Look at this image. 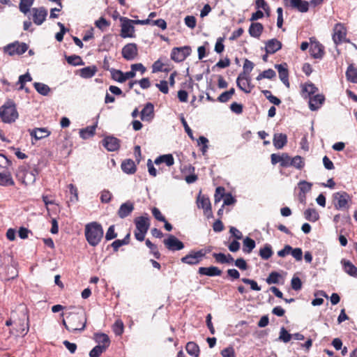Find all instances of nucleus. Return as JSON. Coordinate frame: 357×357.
Here are the masks:
<instances>
[{
    "mask_svg": "<svg viewBox=\"0 0 357 357\" xmlns=\"http://www.w3.org/2000/svg\"><path fill=\"white\" fill-rule=\"evenodd\" d=\"M73 310L66 314V320L63 319L62 324L69 332L82 331L86 328L87 315L82 308L70 307Z\"/></svg>",
    "mask_w": 357,
    "mask_h": 357,
    "instance_id": "obj_1",
    "label": "nucleus"
},
{
    "mask_svg": "<svg viewBox=\"0 0 357 357\" xmlns=\"http://www.w3.org/2000/svg\"><path fill=\"white\" fill-rule=\"evenodd\" d=\"M86 241L91 246H96L103 236V229L100 224L94 222L86 225L85 228Z\"/></svg>",
    "mask_w": 357,
    "mask_h": 357,
    "instance_id": "obj_2",
    "label": "nucleus"
},
{
    "mask_svg": "<svg viewBox=\"0 0 357 357\" xmlns=\"http://www.w3.org/2000/svg\"><path fill=\"white\" fill-rule=\"evenodd\" d=\"M18 116L19 114L16 105L13 100H7L5 103L0 107V118L3 123H13L18 119Z\"/></svg>",
    "mask_w": 357,
    "mask_h": 357,
    "instance_id": "obj_3",
    "label": "nucleus"
},
{
    "mask_svg": "<svg viewBox=\"0 0 357 357\" xmlns=\"http://www.w3.org/2000/svg\"><path fill=\"white\" fill-rule=\"evenodd\" d=\"M56 150L63 157H68L71 151L73 142L70 137L65 132H61L56 139Z\"/></svg>",
    "mask_w": 357,
    "mask_h": 357,
    "instance_id": "obj_4",
    "label": "nucleus"
},
{
    "mask_svg": "<svg viewBox=\"0 0 357 357\" xmlns=\"http://www.w3.org/2000/svg\"><path fill=\"white\" fill-rule=\"evenodd\" d=\"M134 222L136 227L135 237L137 241H143L150 227V220L146 216H139L135 218Z\"/></svg>",
    "mask_w": 357,
    "mask_h": 357,
    "instance_id": "obj_5",
    "label": "nucleus"
},
{
    "mask_svg": "<svg viewBox=\"0 0 357 357\" xmlns=\"http://www.w3.org/2000/svg\"><path fill=\"white\" fill-rule=\"evenodd\" d=\"M38 174L36 169L28 171L24 166H20L16 171L15 176L20 182L27 186L35 183Z\"/></svg>",
    "mask_w": 357,
    "mask_h": 357,
    "instance_id": "obj_6",
    "label": "nucleus"
},
{
    "mask_svg": "<svg viewBox=\"0 0 357 357\" xmlns=\"http://www.w3.org/2000/svg\"><path fill=\"white\" fill-rule=\"evenodd\" d=\"M351 202V196L344 191L337 192L333 195V203L337 210H348Z\"/></svg>",
    "mask_w": 357,
    "mask_h": 357,
    "instance_id": "obj_7",
    "label": "nucleus"
},
{
    "mask_svg": "<svg viewBox=\"0 0 357 357\" xmlns=\"http://www.w3.org/2000/svg\"><path fill=\"white\" fill-rule=\"evenodd\" d=\"M347 29L343 24L337 23L333 28V40L336 45L342 43H349V40L346 39Z\"/></svg>",
    "mask_w": 357,
    "mask_h": 357,
    "instance_id": "obj_8",
    "label": "nucleus"
},
{
    "mask_svg": "<svg viewBox=\"0 0 357 357\" xmlns=\"http://www.w3.org/2000/svg\"><path fill=\"white\" fill-rule=\"evenodd\" d=\"M121 29L120 36L123 38H135V26L132 20L127 17H121Z\"/></svg>",
    "mask_w": 357,
    "mask_h": 357,
    "instance_id": "obj_9",
    "label": "nucleus"
},
{
    "mask_svg": "<svg viewBox=\"0 0 357 357\" xmlns=\"http://www.w3.org/2000/svg\"><path fill=\"white\" fill-rule=\"evenodd\" d=\"M190 54L191 47L190 46L186 45L180 47H174L171 52V59L175 62H181Z\"/></svg>",
    "mask_w": 357,
    "mask_h": 357,
    "instance_id": "obj_10",
    "label": "nucleus"
},
{
    "mask_svg": "<svg viewBox=\"0 0 357 357\" xmlns=\"http://www.w3.org/2000/svg\"><path fill=\"white\" fill-rule=\"evenodd\" d=\"M204 257V252L191 250L188 255L183 257L181 261L183 264L190 266L199 264Z\"/></svg>",
    "mask_w": 357,
    "mask_h": 357,
    "instance_id": "obj_11",
    "label": "nucleus"
},
{
    "mask_svg": "<svg viewBox=\"0 0 357 357\" xmlns=\"http://www.w3.org/2000/svg\"><path fill=\"white\" fill-rule=\"evenodd\" d=\"M27 50L28 45L26 43H20L19 42L10 43L3 47L4 52L10 56L15 54L21 55L26 52Z\"/></svg>",
    "mask_w": 357,
    "mask_h": 357,
    "instance_id": "obj_12",
    "label": "nucleus"
},
{
    "mask_svg": "<svg viewBox=\"0 0 357 357\" xmlns=\"http://www.w3.org/2000/svg\"><path fill=\"white\" fill-rule=\"evenodd\" d=\"M271 161L273 165L280 163V166L283 168L291 167V157L287 153H282V154L272 153Z\"/></svg>",
    "mask_w": 357,
    "mask_h": 357,
    "instance_id": "obj_13",
    "label": "nucleus"
},
{
    "mask_svg": "<svg viewBox=\"0 0 357 357\" xmlns=\"http://www.w3.org/2000/svg\"><path fill=\"white\" fill-rule=\"evenodd\" d=\"M163 243L167 249L170 251H178L184 248L183 243L174 235H169L164 239Z\"/></svg>",
    "mask_w": 357,
    "mask_h": 357,
    "instance_id": "obj_14",
    "label": "nucleus"
},
{
    "mask_svg": "<svg viewBox=\"0 0 357 357\" xmlns=\"http://www.w3.org/2000/svg\"><path fill=\"white\" fill-rule=\"evenodd\" d=\"M122 56L127 61L134 60L138 55V49L135 43L126 45L121 50Z\"/></svg>",
    "mask_w": 357,
    "mask_h": 357,
    "instance_id": "obj_15",
    "label": "nucleus"
},
{
    "mask_svg": "<svg viewBox=\"0 0 357 357\" xmlns=\"http://www.w3.org/2000/svg\"><path fill=\"white\" fill-rule=\"evenodd\" d=\"M237 86L243 92L250 93L254 86L251 84L250 78L244 74H239L236 79Z\"/></svg>",
    "mask_w": 357,
    "mask_h": 357,
    "instance_id": "obj_16",
    "label": "nucleus"
},
{
    "mask_svg": "<svg viewBox=\"0 0 357 357\" xmlns=\"http://www.w3.org/2000/svg\"><path fill=\"white\" fill-rule=\"evenodd\" d=\"M33 21L36 25L42 24L46 19L47 11L44 7L33 8Z\"/></svg>",
    "mask_w": 357,
    "mask_h": 357,
    "instance_id": "obj_17",
    "label": "nucleus"
},
{
    "mask_svg": "<svg viewBox=\"0 0 357 357\" xmlns=\"http://www.w3.org/2000/svg\"><path fill=\"white\" fill-rule=\"evenodd\" d=\"M102 146L109 151H115L120 147V140L116 137L109 136L102 140Z\"/></svg>",
    "mask_w": 357,
    "mask_h": 357,
    "instance_id": "obj_18",
    "label": "nucleus"
},
{
    "mask_svg": "<svg viewBox=\"0 0 357 357\" xmlns=\"http://www.w3.org/2000/svg\"><path fill=\"white\" fill-rule=\"evenodd\" d=\"M310 53L313 58L321 59L325 54L324 47L319 42H311Z\"/></svg>",
    "mask_w": 357,
    "mask_h": 357,
    "instance_id": "obj_19",
    "label": "nucleus"
},
{
    "mask_svg": "<svg viewBox=\"0 0 357 357\" xmlns=\"http://www.w3.org/2000/svg\"><path fill=\"white\" fill-rule=\"evenodd\" d=\"M275 68L278 71L279 77L282 83L287 86L289 87V71L287 68V63H284L282 64H277L275 65Z\"/></svg>",
    "mask_w": 357,
    "mask_h": 357,
    "instance_id": "obj_20",
    "label": "nucleus"
},
{
    "mask_svg": "<svg viewBox=\"0 0 357 357\" xmlns=\"http://www.w3.org/2000/svg\"><path fill=\"white\" fill-rule=\"evenodd\" d=\"M134 208V203L130 201H128L120 206L117 211V214L119 218L123 219L130 215Z\"/></svg>",
    "mask_w": 357,
    "mask_h": 357,
    "instance_id": "obj_21",
    "label": "nucleus"
},
{
    "mask_svg": "<svg viewBox=\"0 0 357 357\" xmlns=\"http://www.w3.org/2000/svg\"><path fill=\"white\" fill-rule=\"evenodd\" d=\"M325 101V97L322 94H317L310 97L309 108L312 111L319 109Z\"/></svg>",
    "mask_w": 357,
    "mask_h": 357,
    "instance_id": "obj_22",
    "label": "nucleus"
},
{
    "mask_svg": "<svg viewBox=\"0 0 357 357\" xmlns=\"http://www.w3.org/2000/svg\"><path fill=\"white\" fill-rule=\"evenodd\" d=\"M93 339L103 349H107L110 345V339L109 336L103 333H96L93 335Z\"/></svg>",
    "mask_w": 357,
    "mask_h": 357,
    "instance_id": "obj_23",
    "label": "nucleus"
},
{
    "mask_svg": "<svg viewBox=\"0 0 357 357\" xmlns=\"http://www.w3.org/2000/svg\"><path fill=\"white\" fill-rule=\"evenodd\" d=\"M198 273L201 275H207L210 277L220 276L222 271L216 266L199 267Z\"/></svg>",
    "mask_w": 357,
    "mask_h": 357,
    "instance_id": "obj_24",
    "label": "nucleus"
},
{
    "mask_svg": "<svg viewBox=\"0 0 357 357\" xmlns=\"http://www.w3.org/2000/svg\"><path fill=\"white\" fill-rule=\"evenodd\" d=\"M15 331L17 335L24 336L27 334L29 330V317L26 318V321L25 320H19L18 322L15 321Z\"/></svg>",
    "mask_w": 357,
    "mask_h": 357,
    "instance_id": "obj_25",
    "label": "nucleus"
},
{
    "mask_svg": "<svg viewBox=\"0 0 357 357\" xmlns=\"http://www.w3.org/2000/svg\"><path fill=\"white\" fill-rule=\"evenodd\" d=\"M282 48V43L275 38L266 43L265 50L267 54H274Z\"/></svg>",
    "mask_w": 357,
    "mask_h": 357,
    "instance_id": "obj_26",
    "label": "nucleus"
},
{
    "mask_svg": "<svg viewBox=\"0 0 357 357\" xmlns=\"http://www.w3.org/2000/svg\"><path fill=\"white\" fill-rule=\"evenodd\" d=\"M154 117V106L151 102H147L141 112L142 121H151Z\"/></svg>",
    "mask_w": 357,
    "mask_h": 357,
    "instance_id": "obj_27",
    "label": "nucleus"
},
{
    "mask_svg": "<svg viewBox=\"0 0 357 357\" xmlns=\"http://www.w3.org/2000/svg\"><path fill=\"white\" fill-rule=\"evenodd\" d=\"M287 143V136L283 133H276L273 135V144L276 149H282Z\"/></svg>",
    "mask_w": 357,
    "mask_h": 357,
    "instance_id": "obj_28",
    "label": "nucleus"
},
{
    "mask_svg": "<svg viewBox=\"0 0 357 357\" xmlns=\"http://www.w3.org/2000/svg\"><path fill=\"white\" fill-rule=\"evenodd\" d=\"M14 185L15 181L12 178L10 170L0 172V185L8 187Z\"/></svg>",
    "mask_w": 357,
    "mask_h": 357,
    "instance_id": "obj_29",
    "label": "nucleus"
},
{
    "mask_svg": "<svg viewBox=\"0 0 357 357\" xmlns=\"http://www.w3.org/2000/svg\"><path fill=\"white\" fill-rule=\"evenodd\" d=\"M264 31V26L259 22H252L249 27V34L256 38H259Z\"/></svg>",
    "mask_w": 357,
    "mask_h": 357,
    "instance_id": "obj_30",
    "label": "nucleus"
},
{
    "mask_svg": "<svg viewBox=\"0 0 357 357\" xmlns=\"http://www.w3.org/2000/svg\"><path fill=\"white\" fill-rule=\"evenodd\" d=\"M290 6L301 13H306L309 10V3L303 0H290Z\"/></svg>",
    "mask_w": 357,
    "mask_h": 357,
    "instance_id": "obj_31",
    "label": "nucleus"
},
{
    "mask_svg": "<svg viewBox=\"0 0 357 357\" xmlns=\"http://www.w3.org/2000/svg\"><path fill=\"white\" fill-rule=\"evenodd\" d=\"M317 91V87L312 82L305 83L302 85L301 94L303 98H307L314 95Z\"/></svg>",
    "mask_w": 357,
    "mask_h": 357,
    "instance_id": "obj_32",
    "label": "nucleus"
},
{
    "mask_svg": "<svg viewBox=\"0 0 357 357\" xmlns=\"http://www.w3.org/2000/svg\"><path fill=\"white\" fill-rule=\"evenodd\" d=\"M121 169L124 173L128 174H133L137 170L135 163L131 159L125 160L121 163Z\"/></svg>",
    "mask_w": 357,
    "mask_h": 357,
    "instance_id": "obj_33",
    "label": "nucleus"
},
{
    "mask_svg": "<svg viewBox=\"0 0 357 357\" xmlns=\"http://www.w3.org/2000/svg\"><path fill=\"white\" fill-rule=\"evenodd\" d=\"M344 271L349 275L357 278V267L350 261L342 259L341 261Z\"/></svg>",
    "mask_w": 357,
    "mask_h": 357,
    "instance_id": "obj_34",
    "label": "nucleus"
},
{
    "mask_svg": "<svg viewBox=\"0 0 357 357\" xmlns=\"http://www.w3.org/2000/svg\"><path fill=\"white\" fill-rule=\"evenodd\" d=\"M345 75L348 82L357 84V68L354 64L349 65Z\"/></svg>",
    "mask_w": 357,
    "mask_h": 357,
    "instance_id": "obj_35",
    "label": "nucleus"
},
{
    "mask_svg": "<svg viewBox=\"0 0 357 357\" xmlns=\"http://www.w3.org/2000/svg\"><path fill=\"white\" fill-rule=\"evenodd\" d=\"M50 135V131L45 128H35L30 132V135L32 137H34L36 140L48 137Z\"/></svg>",
    "mask_w": 357,
    "mask_h": 357,
    "instance_id": "obj_36",
    "label": "nucleus"
},
{
    "mask_svg": "<svg viewBox=\"0 0 357 357\" xmlns=\"http://www.w3.org/2000/svg\"><path fill=\"white\" fill-rule=\"evenodd\" d=\"M154 162L157 165L161 163H165L167 166L171 167L174 164V159L172 154H165L158 157Z\"/></svg>",
    "mask_w": 357,
    "mask_h": 357,
    "instance_id": "obj_37",
    "label": "nucleus"
},
{
    "mask_svg": "<svg viewBox=\"0 0 357 357\" xmlns=\"http://www.w3.org/2000/svg\"><path fill=\"white\" fill-rule=\"evenodd\" d=\"M197 206L199 208L204 209H206V211H209L211 213V202L208 197L205 195H199L197 201Z\"/></svg>",
    "mask_w": 357,
    "mask_h": 357,
    "instance_id": "obj_38",
    "label": "nucleus"
},
{
    "mask_svg": "<svg viewBox=\"0 0 357 357\" xmlns=\"http://www.w3.org/2000/svg\"><path fill=\"white\" fill-rule=\"evenodd\" d=\"M273 254L272 247L270 244H265L263 248L259 250V255L264 260H268Z\"/></svg>",
    "mask_w": 357,
    "mask_h": 357,
    "instance_id": "obj_39",
    "label": "nucleus"
},
{
    "mask_svg": "<svg viewBox=\"0 0 357 357\" xmlns=\"http://www.w3.org/2000/svg\"><path fill=\"white\" fill-rule=\"evenodd\" d=\"M255 241L250 237H246L243 242V251L249 254L255 248Z\"/></svg>",
    "mask_w": 357,
    "mask_h": 357,
    "instance_id": "obj_40",
    "label": "nucleus"
},
{
    "mask_svg": "<svg viewBox=\"0 0 357 357\" xmlns=\"http://www.w3.org/2000/svg\"><path fill=\"white\" fill-rule=\"evenodd\" d=\"M188 354L190 356L198 357L199 354V346L194 342H189L185 346Z\"/></svg>",
    "mask_w": 357,
    "mask_h": 357,
    "instance_id": "obj_41",
    "label": "nucleus"
},
{
    "mask_svg": "<svg viewBox=\"0 0 357 357\" xmlns=\"http://www.w3.org/2000/svg\"><path fill=\"white\" fill-rule=\"evenodd\" d=\"M97 72V68L95 66H87L80 70V76L83 78H91L93 77Z\"/></svg>",
    "mask_w": 357,
    "mask_h": 357,
    "instance_id": "obj_42",
    "label": "nucleus"
},
{
    "mask_svg": "<svg viewBox=\"0 0 357 357\" xmlns=\"http://www.w3.org/2000/svg\"><path fill=\"white\" fill-rule=\"evenodd\" d=\"M305 218L310 222H316L319 218L318 212L314 208H307L304 211Z\"/></svg>",
    "mask_w": 357,
    "mask_h": 357,
    "instance_id": "obj_43",
    "label": "nucleus"
},
{
    "mask_svg": "<svg viewBox=\"0 0 357 357\" xmlns=\"http://www.w3.org/2000/svg\"><path fill=\"white\" fill-rule=\"evenodd\" d=\"M96 125L87 126L79 131V135L82 139H87L94 135Z\"/></svg>",
    "mask_w": 357,
    "mask_h": 357,
    "instance_id": "obj_44",
    "label": "nucleus"
},
{
    "mask_svg": "<svg viewBox=\"0 0 357 357\" xmlns=\"http://www.w3.org/2000/svg\"><path fill=\"white\" fill-rule=\"evenodd\" d=\"M305 166V161L303 158L300 155H296L293 158L291 157V167H294L297 169H302Z\"/></svg>",
    "mask_w": 357,
    "mask_h": 357,
    "instance_id": "obj_45",
    "label": "nucleus"
},
{
    "mask_svg": "<svg viewBox=\"0 0 357 357\" xmlns=\"http://www.w3.org/2000/svg\"><path fill=\"white\" fill-rule=\"evenodd\" d=\"M34 0H20L19 9L24 13L27 14L30 11V8L33 3Z\"/></svg>",
    "mask_w": 357,
    "mask_h": 357,
    "instance_id": "obj_46",
    "label": "nucleus"
},
{
    "mask_svg": "<svg viewBox=\"0 0 357 357\" xmlns=\"http://www.w3.org/2000/svg\"><path fill=\"white\" fill-rule=\"evenodd\" d=\"M281 278H282V275L280 273H279L276 271H273L268 275V276L266 279V282L268 284H279L280 280Z\"/></svg>",
    "mask_w": 357,
    "mask_h": 357,
    "instance_id": "obj_47",
    "label": "nucleus"
},
{
    "mask_svg": "<svg viewBox=\"0 0 357 357\" xmlns=\"http://www.w3.org/2000/svg\"><path fill=\"white\" fill-rule=\"evenodd\" d=\"M33 86L37 92L43 96H47L50 91V87L45 84L35 82Z\"/></svg>",
    "mask_w": 357,
    "mask_h": 357,
    "instance_id": "obj_48",
    "label": "nucleus"
},
{
    "mask_svg": "<svg viewBox=\"0 0 357 357\" xmlns=\"http://www.w3.org/2000/svg\"><path fill=\"white\" fill-rule=\"evenodd\" d=\"M66 59L68 64L72 66H82L84 65V62L82 59L77 55H71L66 56Z\"/></svg>",
    "mask_w": 357,
    "mask_h": 357,
    "instance_id": "obj_49",
    "label": "nucleus"
},
{
    "mask_svg": "<svg viewBox=\"0 0 357 357\" xmlns=\"http://www.w3.org/2000/svg\"><path fill=\"white\" fill-rule=\"evenodd\" d=\"M11 162L3 154H0V172L8 171Z\"/></svg>",
    "mask_w": 357,
    "mask_h": 357,
    "instance_id": "obj_50",
    "label": "nucleus"
},
{
    "mask_svg": "<svg viewBox=\"0 0 357 357\" xmlns=\"http://www.w3.org/2000/svg\"><path fill=\"white\" fill-rule=\"evenodd\" d=\"M275 76H276L275 72L273 69L269 68L268 70L263 71L261 73H260L257 77L256 79L257 80H261L264 78H267V79H271L274 78Z\"/></svg>",
    "mask_w": 357,
    "mask_h": 357,
    "instance_id": "obj_51",
    "label": "nucleus"
},
{
    "mask_svg": "<svg viewBox=\"0 0 357 357\" xmlns=\"http://www.w3.org/2000/svg\"><path fill=\"white\" fill-rule=\"evenodd\" d=\"M225 188L222 186L216 188L215 192L214 195L215 204L221 201V199L225 196Z\"/></svg>",
    "mask_w": 357,
    "mask_h": 357,
    "instance_id": "obj_52",
    "label": "nucleus"
},
{
    "mask_svg": "<svg viewBox=\"0 0 357 357\" xmlns=\"http://www.w3.org/2000/svg\"><path fill=\"white\" fill-rule=\"evenodd\" d=\"M32 77L29 73H26L24 75H22L19 77L18 79V84H20V86L19 88L20 90H22L24 89V84L26 82H31Z\"/></svg>",
    "mask_w": 357,
    "mask_h": 357,
    "instance_id": "obj_53",
    "label": "nucleus"
},
{
    "mask_svg": "<svg viewBox=\"0 0 357 357\" xmlns=\"http://www.w3.org/2000/svg\"><path fill=\"white\" fill-rule=\"evenodd\" d=\"M255 64L251 61L248 60V59H245L243 63V71L241 74H244L245 75H249L250 72L254 68Z\"/></svg>",
    "mask_w": 357,
    "mask_h": 357,
    "instance_id": "obj_54",
    "label": "nucleus"
},
{
    "mask_svg": "<svg viewBox=\"0 0 357 357\" xmlns=\"http://www.w3.org/2000/svg\"><path fill=\"white\" fill-rule=\"evenodd\" d=\"M112 77L115 81H117L119 82H125V77H124V73L119 70H113L112 72Z\"/></svg>",
    "mask_w": 357,
    "mask_h": 357,
    "instance_id": "obj_55",
    "label": "nucleus"
},
{
    "mask_svg": "<svg viewBox=\"0 0 357 357\" xmlns=\"http://www.w3.org/2000/svg\"><path fill=\"white\" fill-rule=\"evenodd\" d=\"M124 326L121 320H117L113 325V331L116 335H121L123 333Z\"/></svg>",
    "mask_w": 357,
    "mask_h": 357,
    "instance_id": "obj_56",
    "label": "nucleus"
},
{
    "mask_svg": "<svg viewBox=\"0 0 357 357\" xmlns=\"http://www.w3.org/2000/svg\"><path fill=\"white\" fill-rule=\"evenodd\" d=\"M292 335H291L284 327L280 329L279 339L282 342L287 343L289 342L291 339Z\"/></svg>",
    "mask_w": 357,
    "mask_h": 357,
    "instance_id": "obj_57",
    "label": "nucleus"
},
{
    "mask_svg": "<svg viewBox=\"0 0 357 357\" xmlns=\"http://www.w3.org/2000/svg\"><path fill=\"white\" fill-rule=\"evenodd\" d=\"M164 64L158 59L155 61L152 66V73H155L157 72H168L167 69L163 68Z\"/></svg>",
    "mask_w": 357,
    "mask_h": 357,
    "instance_id": "obj_58",
    "label": "nucleus"
},
{
    "mask_svg": "<svg viewBox=\"0 0 357 357\" xmlns=\"http://www.w3.org/2000/svg\"><path fill=\"white\" fill-rule=\"evenodd\" d=\"M291 287L295 291H299L302 288L301 280L298 277L294 275L291 280Z\"/></svg>",
    "mask_w": 357,
    "mask_h": 357,
    "instance_id": "obj_59",
    "label": "nucleus"
},
{
    "mask_svg": "<svg viewBox=\"0 0 357 357\" xmlns=\"http://www.w3.org/2000/svg\"><path fill=\"white\" fill-rule=\"evenodd\" d=\"M241 281L245 283L250 285V289L253 291H260L261 287L258 285L257 282L249 278H243L241 279Z\"/></svg>",
    "mask_w": 357,
    "mask_h": 357,
    "instance_id": "obj_60",
    "label": "nucleus"
},
{
    "mask_svg": "<svg viewBox=\"0 0 357 357\" xmlns=\"http://www.w3.org/2000/svg\"><path fill=\"white\" fill-rule=\"evenodd\" d=\"M68 188L71 194V197L70 198V202H77L78 201V190L76 186L73 184L70 183L68 185Z\"/></svg>",
    "mask_w": 357,
    "mask_h": 357,
    "instance_id": "obj_61",
    "label": "nucleus"
},
{
    "mask_svg": "<svg viewBox=\"0 0 357 357\" xmlns=\"http://www.w3.org/2000/svg\"><path fill=\"white\" fill-rule=\"evenodd\" d=\"M105 351H106V349H103L102 347H100V345H96L89 352V356L90 357H100V355Z\"/></svg>",
    "mask_w": 357,
    "mask_h": 357,
    "instance_id": "obj_62",
    "label": "nucleus"
},
{
    "mask_svg": "<svg viewBox=\"0 0 357 357\" xmlns=\"http://www.w3.org/2000/svg\"><path fill=\"white\" fill-rule=\"evenodd\" d=\"M298 188L300 192L305 194L306 192L310 191L312 188V184L305 181H303L298 183Z\"/></svg>",
    "mask_w": 357,
    "mask_h": 357,
    "instance_id": "obj_63",
    "label": "nucleus"
},
{
    "mask_svg": "<svg viewBox=\"0 0 357 357\" xmlns=\"http://www.w3.org/2000/svg\"><path fill=\"white\" fill-rule=\"evenodd\" d=\"M112 198V195L109 190H104L101 192L100 199L102 203H109Z\"/></svg>",
    "mask_w": 357,
    "mask_h": 357,
    "instance_id": "obj_64",
    "label": "nucleus"
}]
</instances>
